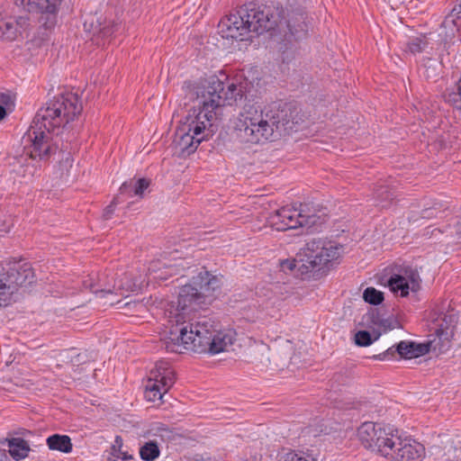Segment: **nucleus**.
Instances as JSON below:
<instances>
[{"mask_svg": "<svg viewBox=\"0 0 461 461\" xmlns=\"http://www.w3.org/2000/svg\"><path fill=\"white\" fill-rule=\"evenodd\" d=\"M82 104L75 93H66L55 97L41 108L23 137L24 152L32 161L46 163L52 157L58 155L59 165L68 176L72 167L73 158L70 152L59 149L58 135L59 130L73 121L82 111Z\"/></svg>", "mask_w": 461, "mask_h": 461, "instance_id": "1", "label": "nucleus"}, {"mask_svg": "<svg viewBox=\"0 0 461 461\" xmlns=\"http://www.w3.org/2000/svg\"><path fill=\"white\" fill-rule=\"evenodd\" d=\"M238 95L234 84H230L225 90L223 82L217 77L211 78L207 86H203L201 95L198 94L201 107L189 113L175 133L174 143L182 154H192L203 140L212 137L217 131L216 110L230 105Z\"/></svg>", "mask_w": 461, "mask_h": 461, "instance_id": "2", "label": "nucleus"}, {"mask_svg": "<svg viewBox=\"0 0 461 461\" xmlns=\"http://www.w3.org/2000/svg\"><path fill=\"white\" fill-rule=\"evenodd\" d=\"M179 321L177 319L178 323L169 329L165 339L167 351L182 354L184 350H192L195 353L218 354L233 344V333L218 330L215 322L207 316L199 315L188 323Z\"/></svg>", "mask_w": 461, "mask_h": 461, "instance_id": "3", "label": "nucleus"}, {"mask_svg": "<svg viewBox=\"0 0 461 461\" xmlns=\"http://www.w3.org/2000/svg\"><path fill=\"white\" fill-rule=\"evenodd\" d=\"M295 111V106L287 103H274L264 109L247 105L234 122L233 138L245 145L265 143L281 126L286 128L290 122H298L294 114Z\"/></svg>", "mask_w": 461, "mask_h": 461, "instance_id": "4", "label": "nucleus"}, {"mask_svg": "<svg viewBox=\"0 0 461 461\" xmlns=\"http://www.w3.org/2000/svg\"><path fill=\"white\" fill-rule=\"evenodd\" d=\"M282 10L275 5H257L249 4L240 6L219 23V32L222 38L245 40L249 32L261 34L275 30L281 21Z\"/></svg>", "mask_w": 461, "mask_h": 461, "instance_id": "5", "label": "nucleus"}, {"mask_svg": "<svg viewBox=\"0 0 461 461\" xmlns=\"http://www.w3.org/2000/svg\"><path fill=\"white\" fill-rule=\"evenodd\" d=\"M342 250V246L332 241L312 239L299 250L294 258L281 260L280 269L285 273L296 269L302 276L329 269L330 266L339 258Z\"/></svg>", "mask_w": 461, "mask_h": 461, "instance_id": "6", "label": "nucleus"}, {"mask_svg": "<svg viewBox=\"0 0 461 461\" xmlns=\"http://www.w3.org/2000/svg\"><path fill=\"white\" fill-rule=\"evenodd\" d=\"M221 284L220 277L203 270L194 276L190 284L183 285L178 294L175 312H170V328L178 323L177 319L184 323L196 319L198 316L190 317V312L205 304L206 298L212 296L213 292L220 288Z\"/></svg>", "mask_w": 461, "mask_h": 461, "instance_id": "7", "label": "nucleus"}, {"mask_svg": "<svg viewBox=\"0 0 461 461\" xmlns=\"http://www.w3.org/2000/svg\"><path fill=\"white\" fill-rule=\"evenodd\" d=\"M35 275L29 262L13 261L0 265V307L8 305L20 287L32 284Z\"/></svg>", "mask_w": 461, "mask_h": 461, "instance_id": "8", "label": "nucleus"}, {"mask_svg": "<svg viewBox=\"0 0 461 461\" xmlns=\"http://www.w3.org/2000/svg\"><path fill=\"white\" fill-rule=\"evenodd\" d=\"M357 436L366 448L384 457L392 454L397 440V434L374 422H364L357 429Z\"/></svg>", "mask_w": 461, "mask_h": 461, "instance_id": "9", "label": "nucleus"}, {"mask_svg": "<svg viewBox=\"0 0 461 461\" xmlns=\"http://www.w3.org/2000/svg\"><path fill=\"white\" fill-rule=\"evenodd\" d=\"M117 276H104L99 279V288L92 286L93 293L98 294L101 298L108 295H121L126 297L131 292L140 290L146 282V276L137 275L133 270L122 273Z\"/></svg>", "mask_w": 461, "mask_h": 461, "instance_id": "10", "label": "nucleus"}, {"mask_svg": "<svg viewBox=\"0 0 461 461\" xmlns=\"http://www.w3.org/2000/svg\"><path fill=\"white\" fill-rule=\"evenodd\" d=\"M176 381L175 371L167 362H158L150 371L145 385V398L149 402L161 400Z\"/></svg>", "mask_w": 461, "mask_h": 461, "instance_id": "11", "label": "nucleus"}, {"mask_svg": "<svg viewBox=\"0 0 461 461\" xmlns=\"http://www.w3.org/2000/svg\"><path fill=\"white\" fill-rule=\"evenodd\" d=\"M318 219L314 213H307L303 207H282L269 216V222L276 230L285 231L303 226L311 228Z\"/></svg>", "mask_w": 461, "mask_h": 461, "instance_id": "12", "label": "nucleus"}, {"mask_svg": "<svg viewBox=\"0 0 461 461\" xmlns=\"http://www.w3.org/2000/svg\"><path fill=\"white\" fill-rule=\"evenodd\" d=\"M431 347L432 341H429L428 343H415L402 340L395 346L388 348L385 351L373 356V358L382 361L391 360L394 359L396 355H398L401 358L411 359L429 353Z\"/></svg>", "mask_w": 461, "mask_h": 461, "instance_id": "13", "label": "nucleus"}, {"mask_svg": "<svg viewBox=\"0 0 461 461\" xmlns=\"http://www.w3.org/2000/svg\"><path fill=\"white\" fill-rule=\"evenodd\" d=\"M420 277L417 270L411 267L403 268L400 274H393L388 279V286L393 294L402 297L409 294L410 291L416 293L420 288Z\"/></svg>", "mask_w": 461, "mask_h": 461, "instance_id": "14", "label": "nucleus"}, {"mask_svg": "<svg viewBox=\"0 0 461 461\" xmlns=\"http://www.w3.org/2000/svg\"><path fill=\"white\" fill-rule=\"evenodd\" d=\"M392 454L388 455L391 461H420L424 456V447L408 438H402L397 435Z\"/></svg>", "mask_w": 461, "mask_h": 461, "instance_id": "15", "label": "nucleus"}, {"mask_svg": "<svg viewBox=\"0 0 461 461\" xmlns=\"http://www.w3.org/2000/svg\"><path fill=\"white\" fill-rule=\"evenodd\" d=\"M14 4L28 13L56 15L62 0H13Z\"/></svg>", "mask_w": 461, "mask_h": 461, "instance_id": "16", "label": "nucleus"}, {"mask_svg": "<svg viewBox=\"0 0 461 461\" xmlns=\"http://www.w3.org/2000/svg\"><path fill=\"white\" fill-rule=\"evenodd\" d=\"M280 10H282L281 14V21L279 22L278 25L276 27H279L282 25L283 23H285L289 32L295 38V39H301L303 37L308 30V25L305 22V17L303 14H297L295 15H293L290 19L287 21L285 19L284 16V10L282 7L276 5Z\"/></svg>", "mask_w": 461, "mask_h": 461, "instance_id": "17", "label": "nucleus"}, {"mask_svg": "<svg viewBox=\"0 0 461 461\" xmlns=\"http://www.w3.org/2000/svg\"><path fill=\"white\" fill-rule=\"evenodd\" d=\"M150 181L146 178L124 182L120 187V196L142 197L144 191L149 186Z\"/></svg>", "mask_w": 461, "mask_h": 461, "instance_id": "18", "label": "nucleus"}, {"mask_svg": "<svg viewBox=\"0 0 461 461\" xmlns=\"http://www.w3.org/2000/svg\"><path fill=\"white\" fill-rule=\"evenodd\" d=\"M22 23H25V20L22 17L20 21L5 20L0 17V38L6 41H14L21 33Z\"/></svg>", "mask_w": 461, "mask_h": 461, "instance_id": "19", "label": "nucleus"}, {"mask_svg": "<svg viewBox=\"0 0 461 461\" xmlns=\"http://www.w3.org/2000/svg\"><path fill=\"white\" fill-rule=\"evenodd\" d=\"M47 446L50 450L70 453L73 448L71 438L68 435L53 434L47 438Z\"/></svg>", "mask_w": 461, "mask_h": 461, "instance_id": "20", "label": "nucleus"}, {"mask_svg": "<svg viewBox=\"0 0 461 461\" xmlns=\"http://www.w3.org/2000/svg\"><path fill=\"white\" fill-rule=\"evenodd\" d=\"M9 454L16 461H20L28 456L31 450L26 440L22 438H13L8 441Z\"/></svg>", "mask_w": 461, "mask_h": 461, "instance_id": "21", "label": "nucleus"}, {"mask_svg": "<svg viewBox=\"0 0 461 461\" xmlns=\"http://www.w3.org/2000/svg\"><path fill=\"white\" fill-rule=\"evenodd\" d=\"M375 199L382 207H386L395 197L394 193L388 185H378L374 193Z\"/></svg>", "mask_w": 461, "mask_h": 461, "instance_id": "22", "label": "nucleus"}, {"mask_svg": "<svg viewBox=\"0 0 461 461\" xmlns=\"http://www.w3.org/2000/svg\"><path fill=\"white\" fill-rule=\"evenodd\" d=\"M160 450L155 441L146 442L140 448V458L144 461H154L159 456Z\"/></svg>", "mask_w": 461, "mask_h": 461, "instance_id": "23", "label": "nucleus"}, {"mask_svg": "<svg viewBox=\"0 0 461 461\" xmlns=\"http://www.w3.org/2000/svg\"><path fill=\"white\" fill-rule=\"evenodd\" d=\"M363 298L366 303L378 305L384 301V294L374 287H367L363 293Z\"/></svg>", "mask_w": 461, "mask_h": 461, "instance_id": "24", "label": "nucleus"}, {"mask_svg": "<svg viewBox=\"0 0 461 461\" xmlns=\"http://www.w3.org/2000/svg\"><path fill=\"white\" fill-rule=\"evenodd\" d=\"M377 339L378 336L373 339L367 330H359L355 334V343L359 347L370 346Z\"/></svg>", "mask_w": 461, "mask_h": 461, "instance_id": "25", "label": "nucleus"}, {"mask_svg": "<svg viewBox=\"0 0 461 461\" xmlns=\"http://www.w3.org/2000/svg\"><path fill=\"white\" fill-rule=\"evenodd\" d=\"M427 44L425 38L416 37L408 42V50L413 54L420 53L426 48Z\"/></svg>", "mask_w": 461, "mask_h": 461, "instance_id": "26", "label": "nucleus"}, {"mask_svg": "<svg viewBox=\"0 0 461 461\" xmlns=\"http://www.w3.org/2000/svg\"><path fill=\"white\" fill-rule=\"evenodd\" d=\"M121 203V197L120 195H117L113 198V200L111 202V203L105 207L104 210L103 217L104 220L111 219L112 215L113 214L115 206Z\"/></svg>", "mask_w": 461, "mask_h": 461, "instance_id": "27", "label": "nucleus"}, {"mask_svg": "<svg viewBox=\"0 0 461 461\" xmlns=\"http://www.w3.org/2000/svg\"><path fill=\"white\" fill-rule=\"evenodd\" d=\"M157 431L158 433V436L161 437L163 439L167 438V439L170 440V439H173L175 437L174 431L163 424H160L157 428Z\"/></svg>", "mask_w": 461, "mask_h": 461, "instance_id": "28", "label": "nucleus"}, {"mask_svg": "<svg viewBox=\"0 0 461 461\" xmlns=\"http://www.w3.org/2000/svg\"><path fill=\"white\" fill-rule=\"evenodd\" d=\"M68 354L69 356H68L67 357L70 358V362L74 366H79L81 363L84 362L83 358L85 356H83V354H81V353L76 354V352L73 349L68 351Z\"/></svg>", "mask_w": 461, "mask_h": 461, "instance_id": "29", "label": "nucleus"}, {"mask_svg": "<svg viewBox=\"0 0 461 461\" xmlns=\"http://www.w3.org/2000/svg\"><path fill=\"white\" fill-rule=\"evenodd\" d=\"M115 443L116 444H119L120 443V446H119V449L118 451L115 449V446L113 447V450L114 452H117V454H114L117 457L119 458H122V460H128V459H131L132 458V456L131 455H128L127 452H124L121 449V447H122V438L120 437H116V439H115Z\"/></svg>", "mask_w": 461, "mask_h": 461, "instance_id": "30", "label": "nucleus"}, {"mask_svg": "<svg viewBox=\"0 0 461 461\" xmlns=\"http://www.w3.org/2000/svg\"><path fill=\"white\" fill-rule=\"evenodd\" d=\"M461 24L460 17L457 16L456 19L453 18V14L450 15V17H447L446 20L443 22V26L445 28H450L451 25L456 28L458 31V26Z\"/></svg>", "mask_w": 461, "mask_h": 461, "instance_id": "31", "label": "nucleus"}, {"mask_svg": "<svg viewBox=\"0 0 461 461\" xmlns=\"http://www.w3.org/2000/svg\"><path fill=\"white\" fill-rule=\"evenodd\" d=\"M120 26L119 23H113L111 25H108V26H105V27H103L100 29V32L104 35V36H110L112 35L114 32H116L118 30V27Z\"/></svg>", "mask_w": 461, "mask_h": 461, "instance_id": "32", "label": "nucleus"}, {"mask_svg": "<svg viewBox=\"0 0 461 461\" xmlns=\"http://www.w3.org/2000/svg\"><path fill=\"white\" fill-rule=\"evenodd\" d=\"M437 212H438V211L434 207L433 208H426V209L422 210L421 217L427 218V219L433 218V217L437 216Z\"/></svg>", "mask_w": 461, "mask_h": 461, "instance_id": "33", "label": "nucleus"}, {"mask_svg": "<svg viewBox=\"0 0 461 461\" xmlns=\"http://www.w3.org/2000/svg\"><path fill=\"white\" fill-rule=\"evenodd\" d=\"M143 307V304L140 303H137V302H127L125 303L122 306H119V308H129L130 311L131 312H136L137 310H135L136 308H141Z\"/></svg>", "mask_w": 461, "mask_h": 461, "instance_id": "34", "label": "nucleus"}, {"mask_svg": "<svg viewBox=\"0 0 461 461\" xmlns=\"http://www.w3.org/2000/svg\"><path fill=\"white\" fill-rule=\"evenodd\" d=\"M12 104V98L9 94L0 92V104L5 106H8Z\"/></svg>", "mask_w": 461, "mask_h": 461, "instance_id": "35", "label": "nucleus"}, {"mask_svg": "<svg viewBox=\"0 0 461 461\" xmlns=\"http://www.w3.org/2000/svg\"><path fill=\"white\" fill-rule=\"evenodd\" d=\"M8 456L5 450L0 449V461H7Z\"/></svg>", "mask_w": 461, "mask_h": 461, "instance_id": "36", "label": "nucleus"}, {"mask_svg": "<svg viewBox=\"0 0 461 461\" xmlns=\"http://www.w3.org/2000/svg\"><path fill=\"white\" fill-rule=\"evenodd\" d=\"M5 115H6L5 108L0 104V121L3 120Z\"/></svg>", "mask_w": 461, "mask_h": 461, "instance_id": "37", "label": "nucleus"}, {"mask_svg": "<svg viewBox=\"0 0 461 461\" xmlns=\"http://www.w3.org/2000/svg\"><path fill=\"white\" fill-rule=\"evenodd\" d=\"M189 461H204L203 457L200 455H195Z\"/></svg>", "mask_w": 461, "mask_h": 461, "instance_id": "38", "label": "nucleus"}, {"mask_svg": "<svg viewBox=\"0 0 461 461\" xmlns=\"http://www.w3.org/2000/svg\"><path fill=\"white\" fill-rule=\"evenodd\" d=\"M452 12H456V14H459L461 13V3L457 6H455Z\"/></svg>", "mask_w": 461, "mask_h": 461, "instance_id": "39", "label": "nucleus"}, {"mask_svg": "<svg viewBox=\"0 0 461 461\" xmlns=\"http://www.w3.org/2000/svg\"><path fill=\"white\" fill-rule=\"evenodd\" d=\"M120 303H121L120 300H117V301L110 300L109 301V304H111V305L119 304Z\"/></svg>", "mask_w": 461, "mask_h": 461, "instance_id": "40", "label": "nucleus"}, {"mask_svg": "<svg viewBox=\"0 0 461 461\" xmlns=\"http://www.w3.org/2000/svg\"><path fill=\"white\" fill-rule=\"evenodd\" d=\"M443 333V330L441 329L437 330V335L440 336Z\"/></svg>", "mask_w": 461, "mask_h": 461, "instance_id": "41", "label": "nucleus"}]
</instances>
